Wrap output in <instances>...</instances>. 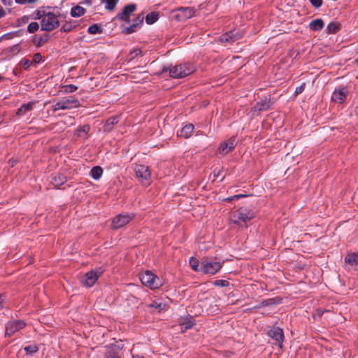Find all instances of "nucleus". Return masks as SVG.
<instances>
[{
	"instance_id": "1",
	"label": "nucleus",
	"mask_w": 358,
	"mask_h": 358,
	"mask_svg": "<svg viewBox=\"0 0 358 358\" xmlns=\"http://www.w3.org/2000/svg\"><path fill=\"white\" fill-rule=\"evenodd\" d=\"M59 25V22L57 15L51 12H43V17L41 21L42 30L50 31L57 28Z\"/></svg>"
},
{
	"instance_id": "2",
	"label": "nucleus",
	"mask_w": 358,
	"mask_h": 358,
	"mask_svg": "<svg viewBox=\"0 0 358 358\" xmlns=\"http://www.w3.org/2000/svg\"><path fill=\"white\" fill-rule=\"evenodd\" d=\"M80 106V101L73 97H63L52 105V110L57 111L59 110H69L78 108Z\"/></svg>"
},
{
	"instance_id": "3",
	"label": "nucleus",
	"mask_w": 358,
	"mask_h": 358,
	"mask_svg": "<svg viewBox=\"0 0 358 358\" xmlns=\"http://www.w3.org/2000/svg\"><path fill=\"white\" fill-rule=\"evenodd\" d=\"M194 71L193 66L188 64H181L171 67L169 69V74L173 78H182L190 75Z\"/></svg>"
},
{
	"instance_id": "4",
	"label": "nucleus",
	"mask_w": 358,
	"mask_h": 358,
	"mask_svg": "<svg viewBox=\"0 0 358 358\" xmlns=\"http://www.w3.org/2000/svg\"><path fill=\"white\" fill-rule=\"evenodd\" d=\"M255 216V213L247 208H240L234 211L232 215V220L236 224L242 222L246 223L251 220Z\"/></svg>"
},
{
	"instance_id": "5",
	"label": "nucleus",
	"mask_w": 358,
	"mask_h": 358,
	"mask_svg": "<svg viewBox=\"0 0 358 358\" xmlns=\"http://www.w3.org/2000/svg\"><path fill=\"white\" fill-rule=\"evenodd\" d=\"M140 280L142 284L151 289H155L162 285L160 279L150 271H146L141 275Z\"/></svg>"
},
{
	"instance_id": "6",
	"label": "nucleus",
	"mask_w": 358,
	"mask_h": 358,
	"mask_svg": "<svg viewBox=\"0 0 358 358\" xmlns=\"http://www.w3.org/2000/svg\"><path fill=\"white\" fill-rule=\"evenodd\" d=\"M222 265L220 262L209 258H203L201 262L200 270L204 274H215L220 270Z\"/></svg>"
},
{
	"instance_id": "7",
	"label": "nucleus",
	"mask_w": 358,
	"mask_h": 358,
	"mask_svg": "<svg viewBox=\"0 0 358 358\" xmlns=\"http://www.w3.org/2000/svg\"><path fill=\"white\" fill-rule=\"evenodd\" d=\"M134 172L138 181L144 186L151 183V173L148 166L143 164H136Z\"/></svg>"
},
{
	"instance_id": "8",
	"label": "nucleus",
	"mask_w": 358,
	"mask_h": 358,
	"mask_svg": "<svg viewBox=\"0 0 358 358\" xmlns=\"http://www.w3.org/2000/svg\"><path fill=\"white\" fill-rule=\"evenodd\" d=\"M101 273L102 271L100 268L92 270L83 277L81 282L84 286L91 287L95 284Z\"/></svg>"
},
{
	"instance_id": "9",
	"label": "nucleus",
	"mask_w": 358,
	"mask_h": 358,
	"mask_svg": "<svg viewBox=\"0 0 358 358\" xmlns=\"http://www.w3.org/2000/svg\"><path fill=\"white\" fill-rule=\"evenodd\" d=\"M348 95V90L346 87H338L334 90L332 93L331 99L336 103H343Z\"/></svg>"
},
{
	"instance_id": "10",
	"label": "nucleus",
	"mask_w": 358,
	"mask_h": 358,
	"mask_svg": "<svg viewBox=\"0 0 358 358\" xmlns=\"http://www.w3.org/2000/svg\"><path fill=\"white\" fill-rule=\"evenodd\" d=\"M25 327V323L22 320H11L6 325V336H11L17 331L22 329Z\"/></svg>"
},
{
	"instance_id": "11",
	"label": "nucleus",
	"mask_w": 358,
	"mask_h": 358,
	"mask_svg": "<svg viewBox=\"0 0 358 358\" xmlns=\"http://www.w3.org/2000/svg\"><path fill=\"white\" fill-rule=\"evenodd\" d=\"M131 214H120L115 216L112 221L113 229H119L128 224L133 218Z\"/></svg>"
},
{
	"instance_id": "12",
	"label": "nucleus",
	"mask_w": 358,
	"mask_h": 358,
	"mask_svg": "<svg viewBox=\"0 0 358 358\" xmlns=\"http://www.w3.org/2000/svg\"><path fill=\"white\" fill-rule=\"evenodd\" d=\"M237 143L235 136L231 137L227 141L222 143L218 148V152L221 155H227L231 151Z\"/></svg>"
},
{
	"instance_id": "13",
	"label": "nucleus",
	"mask_w": 358,
	"mask_h": 358,
	"mask_svg": "<svg viewBox=\"0 0 358 358\" xmlns=\"http://www.w3.org/2000/svg\"><path fill=\"white\" fill-rule=\"evenodd\" d=\"M268 334L271 338L276 341L280 348H282L284 339V334L282 329L279 327H273L268 331Z\"/></svg>"
},
{
	"instance_id": "14",
	"label": "nucleus",
	"mask_w": 358,
	"mask_h": 358,
	"mask_svg": "<svg viewBox=\"0 0 358 358\" xmlns=\"http://www.w3.org/2000/svg\"><path fill=\"white\" fill-rule=\"evenodd\" d=\"M136 9V5L134 3H130L123 8L122 11L117 15V17L119 20L127 21L131 14L134 12Z\"/></svg>"
},
{
	"instance_id": "15",
	"label": "nucleus",
	"mask_w": 358,
	"mask_h": 358,
	"mask_svg": "<svg viewBox=\"0 0 358 358\" xmlns=\"http://www.w3.org/2000/svg\"><path fill=\"white\" fill-rule=\"evenodd\" d=\"M345 264L348 270L358 265V254L355 252L348 253L345 257Z\"/></svg>"
},
{
	"instance_id": "16",
	"label": "nucleus",
	"mask_w": 358,
	"mask_h": 358,
	"mask_svg": "<svg viewBox=\"0 0 358 358\" xmlns=\"http://www.w3.org/2000/svg\"><path fill=\"white\" fill-rule=\"evenodd\" d=\"M178 10L179 13L177 15V17L181 20L189 19L193 17L195 13L194 8L190 7H180Z\"/></svg>"
},
{
	"instance_id": "17",
	"label": "nucleus",
	"mask_w": 358,
	"mask_h": 358,
	"mask_svg": "<svg viewBox=\"0 0 358 358\" xmlns=\"http://www.w3.org/2000/svg\"><path fill=\"white\" fill-rule=\"evenodd\" d=\"M194 129V127L192 124H187L185 125L179 131H178L177 135L178 136L187 138L192 135Z\"/></svg>"
},
{
	"instance_id": "18",
	"label": "nucleus",
	"mask_w": 358,
	"mask_h": 358,
	"mask_svg": "<svg viewBox=\"0 0 358 358\" xmlns=\"http://www.w3.org/2000/svg\"><path fill=\"white\" fill-rule=\"evenodd\" d=\"M240 36L234 31L227 32L220 36V41L222 43H232L237 40Z\"/></svg>"
},
{
	"instance_id": "19",
	"label": "nucleus",
	"mask_w": 358,
	"mask_h": 358,
	"mask_svg": "<svg viewBox=\"0 0 358 358\" xmlns=\"http://www.w3.org/2000/svg\"><path fill=\"white\" fill-rule=\"evenodd\" d=\"M66 181V177L60 173L52 175L51 178L52 184L57 187H59L62 185L64 184Z\"/></svg>"
},
{
	"instance_id": "20",
	"label": "nucleus",
	"mask_w": 358,
	"mask_h": 358,
	"mask_svg": "<svg viewBox=\"0 0 358 358\" xmlns=\"http://www.w3.org/2000/svg\"><path fill=\"white\" fill-rule=\"evenodd\" d=\"M324 22L322 19L312 20L309 24V27L313 31H320L324 27Z\"/></svg>"
},
{
	"instance_id": "21",
	"label": "nucleus",
	"mask_w": 358,
	"mask_h": 358,
	"mask_svg": "<svg viewBox=\"0 0 358 358\" xmlns=\"http://www.w3.org/2000/svg\"><path fill=\"white\" fill-rule=\"evenodd\" d=\"M34 104L35 102L34 101H31L27 103L23 104L20 108L17 109V115L20 116L24 115L27 112L32 110Z\"/></svg>"
},
{
	"instance_id": "22",
	"label": "nucleus",
	"mask_w": 358,
	"mask_h": 358,
	"mask_svg": "<svg viewBox=\"0 0 358 358\" xmlns=\"http://www.w3.org/2000/svg\"><path fill=\"white\" fill-rule=\"evenodd\" d=\"M85 13V9L80 6H73L71 9L70 14L73 17H79Z\"/></svg>"
},
{
	"instance_id": "23",
	"label": "nucleus",
	"mask_w": 358,
	"mask_h": 358,
	"mask_svg": "<svg viewBox=\"0 0 358 358\" xmlns=\"http://www.w3.org/2000/svg\"><path fill=\"white\" fill-rule=\"evenodd\" d=\"M118 122V117L117 116H113L108 118L104 124L103 129L104 131H110L113 125L116 124Z\"/></svg>"
},
{
	"instance_id": "24",
	"label": "nucleus",
	"mask_w": 358,
	"mask_h": 358,
	"mask_svg": "<svg viewBox=\"0 0 358 358\" xmlns=\"http://www.w3.org/2000/svg\"><path fill=\"white\" fill-rule=\"evenodd\" d=\"M195 324L194 320L191 317H187L180 324L182 331H187L192 328Z\"/></svg>"
},
{
	"instance_id": "25",
	"label": "nucleus",
	"mask_w": 358,
	"mask_h": 358,
	"mask_svg": "<svg viewBox=\"0 0 358 358\" xmlns=\"http://www.w3.org/2000/svg\"><path fill=\"white\" fill-rule=\"evenodd\" d=\"M103 174V169L99 166L93 167L90 173V176L94 180H99Z\"/></svg>"
},
{
	"instance_id": "26",
	"label": "nucleus",
	"mask_w": 358,
	"mask_h": 358,
	"mask_svg": "<svg viewBox=\"0 0 358 358\" xmlns=\"http://www.w3.org/2000/svg\"><path fill=\"white\" fill-rule=\"evenodd\" d=\"M148 306L149 308H154L155 309H157L159 311H161L165 308L166 304L162 303L159 299H158L153 301L151 303L148 304Z\"/></svg>"
},
{
	"instance_id": "27",
	"label": "nucleus",
	"mask_w": 358,
	"mask_h": 358,
	"mask_svg": "<svg viewBox=\"0 0 358 358\" xmlns=\"http://www.w3.org/2000/svg\"><path fill=\"white\" fill-rule=\"evenodd\" d=\"M119 0H103L105 3V8L109 11H112L115 8V6Z\"/></svg>"
},
{
	"instance_id": "28",
	"label": "nucleus",
	"mask_w": 358,
	"mask_h": 358,
	"mask_svg": "<svg viewBox=\"0 0 358 358\" xmlns=\"http://www.w3.org/2000/svg\"><path fill=\"white\" fill-rule=\"evenodd\" d=\"M158 14L157 13L152 12L146 15L145 22L148 24H152L155 23L158 20Z\"/></svg>"
},
{
	"instance_id": "29",
	"label": "nucleus",
	"mask_w": 358,
	"mask_h": 358,
	"mask_svg": "<svg viewBox=\"0 0 358 358\" xmlns=\"http://www.w3.org/2000/svg\"><path fill=\"white\" fill-rule=\"evenodd\" d=\"M189 265L194 271H201V264L196 258L192 257L189 259Z\"/></svg>"
},
{
	"instance_id": "30",
	"label": "nucleus",
	"mask_w": 358,
	"mask_h": 358,
	"mask_svg": "<svg viewBox=\"0 0 358 358\" xmlns=\"http://www.w3.org/2000/svg\"><path fill=\"white\" fill-rule=\"evenodd\" d=\"M338 29L339 24L337 22H331L327 27V32L329 34H335Z\"/></svg>"
},
{
	"instance_id": "31",
	"label": "nucleus",
	"mask_w": 358,
	"mask_h": 358,
	"mask_svg": "<svg viewBox=\"0 0 358 358\" xmlns=\"http://www.w3.org/2000/svg\"><path fill=\"white\" fill-rule=\"evenodd\" d=\"M87 31L90 34H96L101 33L102 29L99 24H94L88 27Z\"/></svg>"
},
{
	"instance_id": "32",
	"label": "nucleus",
	"mask_w": 358,
	"mask_h": 358,
	"mask_svg": "<svg viewBox=\"0 0 358 358\" xmlns=\"http://www.w3.org/2000/svg\"><path fill=\"white\" fill-rule=\"evenodd\" d=\"M89 131H90V126L86 124V125H84V126L78 128L76 131V134L78 136H83L84 135H87V133L89 132Z\"/></svg>"
},
{
	"instance_id": "33",
	"label": "nucleus",
	"mask_w": 358,
	"mask_h": 358,
	"mask_svg": "<svg viewBox=\"0 0 358 358\" xmlns=\"http://www.w3.org/2000/svg\"><path fill=\"white\" fill-rule=\"evenodd\" d=\"M24 350L27 355H33L38 350V348L36 345L33 344L24 348Z\"/></svg>"
},
{
	"instance_id": "34",
	"label": "nucleus",
	"mask_w": 358,
	"mask_h": 358,
	"mask_svg": "<svg viewBox=\"0 0 358 358\" xmlns=\"http://www.w3.org/2000/svg\"><path fill=\"white\" fill-rule=\"evenodd\" d=\"M39 28V26H38V24L37 22H31L28 27H27V31L29 32V33H35L36 31H38Z\"/></svg>"
},
{
	"instance_id": "35",
	"label": "nucleus",
	"mask_w": 358,
	"mask_h": 358,
	"mask_svg": "<svg viewBox=\"0 0 358 358\" xmlns=\"http://www.w3.org/2000/svg\"><path fill=\"white\" fill-rule=\"evenodd\" d=\"M48 38L47 36H40L38 38H35L34 43L37 47L41 46L43 44H44L47 41Z\"/></svg>"
},
{
	"instance_id": "36",
	"label": "nucleus",
	"mask_w": 358,
	"mask_h": 358,
	"mask_svg": "<svg viewBox=\"0 0 358 358\" xmlns=\"http://www.w3.org/2000/svg\"><path fill=\"white\" fill-rule=\"evenodd\" d=\"M64 92L66 93L73 92L77 90L78 87L74 85H66L62 87Z\"/></svg>"
},
{
	"instance_id": "37",
	"label": "nucleus",
	"mask_w": 358,
	"mask_h": 358,
	"mask_svg": "<svg viewBox=\"0 0 358 358\" xmlns=\"http://www.w3.org/2000/svg\"><path fill=\"white\" fill-rule=\"evenodd\" d=\"M138 24V22L132 24L131 25L125 29L124 32L127 34L134 32L136 29Z\"/></svg>"
},
{
	"instance_id": "38",
	"label": "nucleus",
	"mask_w": 358,
	"mask_h": 358,
	"mask_svg": "<svg viewBox=\"0 0 358 358\" xmlns=\"http://www.w3.org/2000/svg\"><path fill=\"white\" fill-rule=\"evenodd\" d=\"M229 282L225 280H217L214 282V285L219 287H227Z\"/></svg>"
},
{
	"instance_id": "39",
	"label": "nucleus",
	"mask_w": 358,
	"mask_h": 358,
	"mask_svg": "<svg viewBox=\"0 0 358 358\" xmlns=\"http://www.w3.org/2000/svg\"><path fill=\"white\" fill-rule=\"evenodd\" d=\"M140 55H141V50L140 49H135L130 52L131 59H133Z\"/></svg>"
},
{
	"instance_id": "40",
	"label": "nucleus",
	"mask_w": 358,
	"mask_h": 358,
	"mask_svg": "<svg viewBox=\"0 0 358 358\" xmlns=\"http://www.w3.org/2000/svg\"><path fill=\"white\" fill-rule=\"evenodd\" d=\"M38 0H15V3L21 5L34 3Z\"/></svg>"
},
{
	"instance_id": "41",
	"label": "nucleus",
	"mask_w": 358,
	"mask_h": 358,
	"mask_svg": "<svg viewBox=\"0 0 358 358\" xmlns=\"http://www.w3.org/2000/svg\"><path fill=\"white\" fill-rule=\"evenodd\" d=\"M21 64L22 65V66L27 69L28 68H29V66H31V62L30 60H29L28 59H22L20 62Z\"/></svg>"
},
{
	"instance_id": "42",
	"label": "nucleus",
	"mask_w": 358,
	"mask_h": 358,
	"mask_svg": "<svg viewBox=\"0 0 358 358\" xmlns=\"http://www.w3.org/2000/svg\"><path fill=\"white\" fill-rule=\"evenodd\" d=\"M73 28V26L69 23H65L62 25L61 30L64 32H69Z\"/></svg>"
},
{
	"instance_id": "43",
	"label": "nucleus",
	"mask_w": 358,
	"mask_h": 358,
	"mask_svg": "<svg viewBox=\"0 0 358 358\" xmlns=\"http://www.w3.org/2000/svg\"><path fill=\"white\" fill-rule=\"evenodd\" d=\"M310 2L315 8H319L322 4V0H310Z\"/></svg>"
},
{
	"instance_id": "44",
	"label": "nucleus",
	"mask_w": 358,
	"mask_h": 358,
	"mask_svg": "<svg viewBox=\"0 0 358 358\" xmlns=\"http://www.w3.org/2000/svg\"><path fill=\"white\" fill-rule=\"evenodd\" d=\"M42 59V56L40 53H36L33 57V62L35 63H39Z\"/></svg>"
},
{
	"instance_id": "45",
	"label": "nucleus",
	"mask_w": 358,
	"mask_h": 358,
	"mask_svg": "<svg viewBox=\"0 0 358 358\" xmlns=\"http://www.w3.org/2000/svg\"><path fill=\"white\" fill-rule=\"evenodd\" d=\"M10 52H19L20 51V46L19 44L14 45L9 48Z\"/></svg>"
},
{
	"instance_id": "46",
	"label": "nucleus",
	"mask_w": 358,
	"mask_h": 358,
	"mask_svg": "<svg viewBox=\"0 0 358 358\" xmlns=\"http://www.w3.org/2000/svg\"><path fill=\"white\" fill-rule=\"evenodd\" d=\"M304 88H305V84H302L301 85L297 87L295 90V93L296 94H299L303 92V91L304 90Z\"/></svg>"
},
{
	"instance_id": "47",
	"label": "nucleus",
	"mask_w": 358,
	"mask_h": 358,
	"mask_svg": "<svg viewBox=\"0 0 358 358\" xmlns=\"http://www.w3.org/2000/svg\"><path fill=\"white\" fill-rule=\"evenodd\" d=\"M274 299H268V300H266V301H264L262 302V305L264 306H270V305H272L274 303Z\"/></svg>"
},
{
	"instance_id": "48",
	"label": "nucleus",
	"mask_w": 358,
	"mask_h": 358,
	"mask_svg": "<svg viewBox=\"0 0 358 358\" xmlns=\"http://www.w3.org/2000/svg\"><path fill=\"white\" fill-rule=\"evenodd\" d=\"M106 358H120L117 355H116L115 353L109 352L106 356Z\"/></svg>"
},
{
	"instance_id": "49",
	"label": "nucleus",
	"mask_w": 358,
	"mask_h": 358,
	"mask_svg": "<svg viewBox=\"0 0 358 358\" xmlns=\"http://www.w3.org/2000/svg\"><path fill=\"white\" fill-rule=\"evenodd\" d=\"M42 17H43V13H41V11L38 10V11L36 12V17H35V18H36V19H38V20H39V19H41V20H42Z\"/></svg>"
},
{
	"instance_id": "50",
	"label": "nucleus",
	"mask_w": 358,
	"mask_h": 358,
	"mask_svg": "<svg viewBox=\"0 0 358 358\" xmlns=\"http://www.w3.org/2000/svg\"><path fill=\"white\" fill-rule=\"evenodd\" d=\"M6 15V11L3 10L2 7H0V18L4 17Z\"/></svg>"
},
{
	"instance_id": "51",
	"label": "nucleus",
	"mask_w": 358,
	"mask_h": 358,
	"mask_svg": "<svg viewBox=\"0 0 358 358\" xmlns=\"http://www.w3.org/2000/svg\"><path fill=\"white\" fill-rule=\"evenodd\" d=\"M245 196H246V195H245V194L234 195V197H235L236 199H240V198H242V197H245Z\"/></svg>"
},
{
	"instance_id": "52",
	"label": "nucleus",
	"mask_w": 358,
	"mask_h": 358,
	"mask_svg": "<svg viewBox=\"0 0 358 358\" xmlns=\"http://www.w3.org/2000/svg\"><path fill=\"white\" fill-rule=\"evenodd\" d=\"M3 296L0 295V309L3 308Z\"/></svg>"
},
{
	"instance_id": "53",
	"label": "nucleus",
	"mask_w": 358,
	"mask_h": 358,
	"mask_svg": "<svg viewBox=\"0 0 358 358\" xmlns=\"http://www.w3.org/2000/svg\"><path fill=\"white\" fill-rule=\"evenodd\" d=\"M136 20L141 24L143 22V16H138V17L136 18Z\"/></svg>"
},
{
	"instance_id": "54",
	"label": "nucleus",
	"mask_w": 358,
	"mask_h": 358,
	"mask_svg": "<svg viewBox=\"0 0 358 358\" xmlns=\"http://www.w3.org/2000/svg\"><path fill=\"white\" fill-rule=\"evenodd\" d=\"M234 199H236L235 197H234V196H231V197H229V198H227L225 200L226 201H233Z\"/></svg>"
},
{
	"instance_id": "55",
	"label": "nucleus",
	"mask_w": 358,
	"mask_h": 358,
	"mask_svg": "<svg viewBox=\"0 0 358 358\" xmlns=\"http://www.w3.org/2000/svg\"><path fill=\"white\" fill-rule=\"evenodd\" d=\"M132 358H145L143 356H140V355H133V357Z\"/></svg>"
},
{
	"instance_id": "56",
	"label": "nucleus",
	"mask_w": 358,
	"mask_h": 358,
	"mask_svg": "<svg viewBox=\"0 0 358 358\" xmlns=\"http://www.w3.org/2000/svg\"><path fill=\"white\" fill-rule=\"evenodd\" d=\"M355 113L357 115H358V106L355 108Z\"/></svg>"
},
{
	"instance_id": "57",
	"label": "nucleus",
	"mask_w": 358,
	"mask_h": 358,
	"mask_svg": "<svg viewBox=\"0 0 358 358\" xmlns=\"http://www.w3.org/2000/svg\"><path fill=\"white\" fill-rule=\"evenodd\" d=\"M356 62H357V63L358 64V58L357 59Z\"/></svg>"
}]
</instances>
